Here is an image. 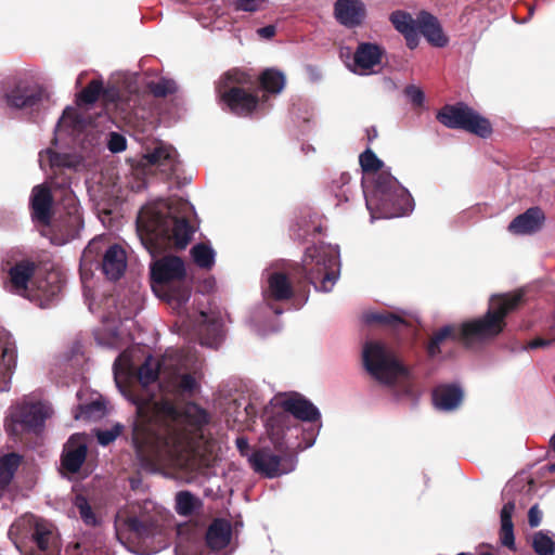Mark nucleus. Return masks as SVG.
<instances>
[{"label":"nucleus","instance_id":"nucleus-31","mask_svg":"<svg viewBox=\"0 0 555 555\" xmlns=\"http://www.w3.org/2000/svg\"><path fill=\"white\" fill-rule=\"evenodd\" d=\"M198 338L202 346L217 348L222 338L221 324L209 320L206 312L199 313Z\"/></svg>","mask_w":555,"mask_h":555},{"label":"nucleus","instance_id":"nucleus-63","mask_svg":"<svg viewBox=\"0 0 555 555\" xmlns=\"http://www.w3.org/2000/svg\"><path fill=\"white\" fill-rule=\"evenodd\" d=\"M349 179H350V177L348 175H345V173L341 175V177H340L341 186L348 184Z\"/></svg>","mask_w":555,"mask_h":555},{"label":"nucleus","instance_id":"nucleus-46","mask_svg":"<svg viewBox=\"0 0 555 555\" xmlns=\"http://www.w3.org/2000/svg\"><path fill=\"white\" fill-rule=\"evenodd\" d=\"M150 92L155 98H166L177 91V85L172 79L162 78L158 81H151L147 85Z\"/></svg>","mask_w":555,"mask_h":555},{"label":"nucleus","instance_id":"nucleus-43","mask_svg":"<svg viewBox=\"0 0 555 555\" xmlns=\"http://www.w3.org/2000/svg\"><path fill=\"white\" fill-rule=\"evenodd\" d=\"M61 128H68L72 131H79L83 127V118L73 107H66L57 124Z\"/></svg>","mask_w":555,"mask_h":555},{"label":"nucleus","instance_id":"nucleus-32","mask_svg":"<svg viewBox=\"0 0 555 555\" xmlns=\"http://www.w3.org/2000/svg\"><path fill=\"white\" fill-rule=\"evenodd\" d=\"M63 280L56 271H51L44 278H35L33 285L38 292V296L44 300L50 301L56 297L63 288Z\"/></svg>","mask_w":555,"mask_h":555},{"label":"nucleus","instance_id":"nucleus-14","mask_svg":"<svg viewBox=\"0 0 555 555\" xmlns=\"http://www.w3.org/2000/svg\"><path fill=\"white\" fill-rule=\"evenodd\" d=\"M185 274L184 262L178 256H164L151 266L152 282L160 286H169L172 282H181Z\"/></svg>","mask_w":555,"mask_h":555},{"label":"nucleus","instance_id":"nucleus-16","mask_svg":"<svg viewBox=\"0 0 555 555\" xmlns=\"http://www.w3.org/2000/svg\"><path fill=\"white\" fill-rule=\"evenodd\" d=\"M294 295L293 285L283 272H273L268 278V286L263 289L262 296L267 306L279 315L283 313V309L275 306L276 301L289 300Z\"/></svg>","mask_w":555,"mask_h":555},{"label":"nucleus","instance_id":"nucleus-22","mask_svg":"<svg viewBox=\"0 0 555 555\" xmlns=\"http://www.w3.org/2000/svg\"><path fill=\"white\" fill-rule=\"evenodd\" d=\"M544 222V211L539 206H533L516 216L509 222L507 230L515 235L533 234L542 229Z\"/></svg>","mask_w":555,"mask_h":555},{"label":"nucleus","instance_id":"nucleus-28","mask_svg":"<svg viewBox=\"0 0 555 555\" xmlns=\"http://www.w3.org/2000/svg\"><path fill=\"white\" fill-rule=\"evenodd\" d=\"M231 534L232 528L228 520L222 518L214 519L206 531V544L214 551H220L228 546Z\"/></svg>","mask_w":555,"mask_h":555},{"label":"nucleus","instance_id":"nucleus-13","mask_svg":"<svg viewBox=\"0 0 555 555\" xmlns=\"http://www.w3.org/2000/svg\"><path fill=\"white\" fill-rule=\"evenodd\" d=\"M70 177L64 170L53 172L51 178V186L63 191L64 202L67 205V217L64 220L66 225V235L75 237L83 225V219L79 211V206L75 195L70 190Z\"/></svg>","mask_w":555,"mask_h":555},{"label":"nucleus","instance_id":"nucleus-15","mask_svg":"<svg viewBox=\"0 0 555 555\" xmlns=\"http://www.w3.org/2000/svg\"><path fill=\"white\" fill-rule=\"evenodd\" d=\"M43 94L44 90L41 86L27 80H18L12 89L5 92L4 98L10 107L22 109L38 105Z\"/></svg>","mask_w":555,"mask_h":555},{"label":"nucleus","instance_id":"nucleus-38","mask_svg":"<svg viewBox=\"0 0 555 555\" xmlns=\"http://www.w3.org/2000/svg\"><path fill=\"white\" fill-rule=\"evenodd\" d=\"M364 321L366 324H380L391 328H398L401 325L409 324L402 317L389 311L366 313Z\"/></svg>","mask_w":555,"mask_h":555},{"label":"nucleus","instance_id":"nucleus-5","mask_svg":"<svg viewBox=\"0 0 555 555\" xmlns=\"http://www.w3.org/2000/svg\"><path fill=\"white\" fill-rule=\"evenodd\" d=\"M9 539L22 555H60L57 528L49 520L25 514L9 528Z\"/></svg>","mask_w":555,"mask_h":555},{"label":"nucleus","instance_id":"nucleus-19","mask_svg":"<svg viewBox=\"0 0 555 555\" xmlns=\"http://www.w3.org/2000/svg\"><path fill=\"white\" fill-rule=\"evenodd\" d=\"M333 14L340 25L357 28L364 23L367 12L362 0H336Z\"/></svg>","mask_w":555,"mask_h":555},{"label":"nucleus","instance_id":"nucleus-52","mask_svg":"<svg viewBox=\"0 0 555 555\" xmlns=\"http://www.w3.org/2000/svg\"><path fill=\"white\" fill-rule=\"evenodd\" d=\"M404 94L414 106H422L425 100L424 92L416 86L410 85L404 89Z\"/></svg>","mask_w":555,"mask_h":555},{"label":"nucleus","instance_id":"nucleus-57","mask_svg":"<svg viewBox=\"0 0 555 555\" xmlns=\"http://www.w3.org/2000/svg\"><path fill=\"white\" fill-rule=\"evenodd\" d=\"M554 343H555V338L546 339V338L538 337V338H534L531 341H529L527 348L528 349L546 348V347H550Z\"/></svg>","mask_w":555,"mask_h":555},{"label":"nucleus","instance_id":"nucleus-21","mask_svg":"<svg viewBox=\"0 0 555 555\" xmlns=\"http://www.w3.org/2000/svg\"><path fill=\"white\" fill-rule=\"evenodd\" d=\"M143 159L147 165L157 167L167 178L175 175L179 165L177 150L165 143H158Z\"/></svg>","mask_w":555,"mask_h":555},{"label":"nucleus","instance_id":"nucleus-61","mask_svg":"<svg viewBox=\"0 0 555 555\" xmlns=\"http://www.w3.org/2000/svg\"><path fill=\"white\" fill-rule=\"evenodd\" d=\"M366 137H367L369 143H372L378 137L376 127L372 126V127L367 128Z\"/></svg>","mask_w":555,"mask_h":555},{"label":"nucleus","instance_id":"nucleus-44","mask_svg":"<svg viewBox=\"0 0 555 555\" xmlns=\"http://www.w3.org/2000/svg\"><path fill=\"white\" fill-rule=\"evenodd\" d=\"M532 547L538 555H554L555 541L543 531L534 534Z\"/></svg>","mask_w":555,"mask_h":555},{"label":"nucleus","instance_id":"nucleus-54","mask_svg":"<svg viewBox=\"0 0 555 555\" xmlns=\"http://www.w3.org/2000/svg\"><path fill=\"white\" fill-rule=\"evenodd\" d=\"M191 291L188 286L170 289L169 298L178 302H186L190 299Z\"/></svg>","mask_w":555,"mask_h":555},{"label":"nucleus","instance_id":"nucleus-51","mask_svg":"<svg viewBox=\"0 0 555 555\" xmlns=\"http://www.w3.org/2000/svg\"><path fill=\"white\" fill-rule=\"evenodd\" d=\"M268 0H235L234 8L236 11L257 12L266 8Z\"/></svg>","mask_w":555,"mask_h":555},{"label":"nucleus","instance_id":"nucleus-6","mask_svg":"<svg viewBox=\"0 0 555 555\" xmlns=\"http://www.w3.org/2000/svg\"><path fill=\"white\" fill-rule=\"evenodd\" d=\"M365 203L373 218L401 217L414 208L409 191L388 171L378 173L372 193L365 196Z\"/></svg>","mask_w":555,"mask_h":555},{"label":"nucleus","instance_id":"nucleus-33","mask_svg":"<svg viewBox=\"0 0 555 555\" xmlns=\"http://www.w3.org/2000/svg\"><path fill=\"white\" fill-rule=\"evenodd\" d=\"M22 462L23 456L16 452L0 456V495L11 485Z\"/></svg>","mask_w":555,"mask_h":555},{"label":"nucleus","instance_id":"nucleus-26","mask_svg":"<svg viewBox=\"0 0 555 555\" xmlns=\"http://www.w3.org/2000/svg\"><path fill=\"white\" fill-rule=\"evenodd\" d=\"M464 398L463 390L455 384H443L433 390V402L440 411L456 410Z\"/></svg>","mask_w":555,"mask_h":555},{"label":"nucleus","instance_id":"nucleus-7","mask_svg":"<svg viewBox=\"0 0 555 555\" xmlns=\"http://www.w3.org/2000/svg\"><path fill=\"white\" fill-rule=\"evenodd\" d=\"M363 363L365 370L380 384L395 386L402 383V391L406 396L412 395L410 371L383 343L369 341L363 348Z\"/></svg>","mask_w":555,"mask_h":555},{"label":"nucleus","instance_id":"nucleus-64","mask_svg":"<svg viewBox=\"0 0 555 555\" xmlns=\"http://www.w3.org/2000/svg\"><path fill=\"white\" fill-rule=\"evenodd\" d=\"M547 470L550 473H555V462L547 464Z\"/></svg>","mask_w":555,"mask_h":555},{"label":"nucleus","instance_id":"nucleus-18","mask_svg":"<svg viewBox=\"0 0 555 555\" xmlns=\"http://www.w3.org/2000/svg\"><path fill=\"white\" fill-rule=\"evenodd\" d=\"M282 456L269 448L255 449L249 455V466L253 470L267 478H275L288 470L282 468Z\"/></svg>","mask_w":555,"mask_h":555},{"label":"nucleus","instance_id":"nucleus-41","mask_svg":"<svg viewBox=\"0 0 555 555\" xmlns=\"http://www.w3.org/2000/svg\"><path fill=\"white\" fill-rule=\"evenodd\" d=\"M254 79L250 74L247 72L241 70L238 68H233L224 73L217 85H227V86H240L244 88L245 86L253 85Z\"/></svg>","mask_w":555,"mask_h":555},{"label":"nucleus","instance_id":"nucleus-9","mask_svg":"<svg viewBox=\"0 0 555 555\" xmlns=\"http://www.w3.org/2000/svg\"><path fill=\"white\" fill-rule=\"evenodd\" d=\"M276 405L282 412L274 413L267 421V427L271 440L281 449V438L284 429L288 428L289 415L302 422H317L321 418L318 408L298 392H292L284 398H276Z\"/></svg>","mask_w":555,"mask_h":555},{"label":"nucleus","instance_id":"nucleus-11","mask_svg":"<svg viewBox=\"0 0 555 555\" xmlns=\"http://www.w3.org/2000/svg\"><path fill=\"white\" fill-rule=\"evenodd\" d=\"M48 416L49 409L43 403H22L5 420V430L13 437H18L24 431H36L43 426Z\"/></svg>","mask_w":555,"mask_h":555},{"label":"nucleus","instance_id":"nucleus-23","mask_svg":"<svg viewBox=\"0 0 555 555\" xmlns=\"http://www.w3.org/2000/svg\"><path fill=\"white\" fill-rule=\"evenodd\" d=\"M417 31L434 47L443 48L449 39L444 35L438 18L427 11H421L417 14Z\"/></svg>","mask_w":555,"mask_h":555},{"label":"nucleus","instance_id":"nucleus-48","mask_svg":"<svg viewBox=\"0 0 555 555\" xmlns=\"http://www.w3.org/2000/svg\"><path fill=\"white\" fill-rule=\"evenodd\" d=\"M175 387L181 395H193L197 388V383L192 374L184 373L176 376Z\"/></svg>","mask_w":555,"mask_h":555},{"label":"nucleus","instance_id":"nucleus-39","mask_svg":"<svg viewBox=\"0 0 555 555\" xmlns=\"http://www.w3.org/2000/svg\"><path fill=\"white\" fill-rule=\"evenodd\" d=\"M190 254L195 264L201 269L210 270L215 264V250L204 243L194 245Z\"/></svg>","mask_w":555,"mask_h":555},{"label":"nucleus","instance_id":"nucleus-25","mask_svg":"<svg viewBox=\"0 0 555 555\" xmlns=\"http://www.w3.org/2000/svg\"><path fill=\"white\" fill-rule=\"evenodd\" d=\"M103 273L112 281L119 280L127 267L126 251L117 244L108 246L100 263Z\"/></svg>","mask_w":555,"mask_h":555},{"label":"nucleus","instance_id":"nucleus-58","mask_svg":"<svg viewBox=\"0 0 555 555\" xmlns=\"http://www.w3.org/2000/svg\"><path fill=\"white\" fill-rule=\"evenodd\" d=\"M276 34V27L274 25H267L257 29V35L262 39H271Z\"/></svg>","mask_w":555,"mask_h":555},{"label":"nucleus","instance_id":"nucleus-53","mask_svg":"<svg viewBox=\"0 0 555 555\" xmlns=\"http://www.w3.org/2000/svg\"><path fill=\"white\" fill-rule=\"evenodd\" d=\"M107 146L111 152L119 153L126 150L127 141L126 138L118 132H111Z\"/></svg>","mask_w":555,"mask_h":555},{"label":"nucleus","instance_id":"nucleus-49","mask_svg":"<svg viewBox=\"0 0 555 555\" xmlns=\"http://www.w3.org/2000/svg\"><path fill=\"white\" fill-rule=\"evenodd\" d=\"M104 245L105 241L103 238H93L83 249L81 261L86 264L92 263L93 260H95V258L101 254Z\"/></svg>","mask_w":555,"mask_h":555},{"label":"nucleus","instance_id":"nucleus-2","mask_svg":"<svg viewBox=\"0 0 555 555\" xmlns=\"http://www.w3.org/2000/svg\"><path fill=\"white\" fill-rule=\"evenodd\" d=\"M524 301L521 293L493 295L488 311L461 325L449 324L440 327L425 346L427 357L436 359L441 353V346L447 341H459L465 347L499 336L505 328V318L517 310Z\"/></svg>","mask_w":555,"mask_h":555},{"label":"nucleus","instance_id":"nucleus-42","mask_svg":"<svg viewBox=\"0 0 555 555\" xmlns=\"http://www.w3.org/2000/svg\"><path fill=\"white\" fill-rule=\"evenodd\" d=\"M102 93H106L103 87V81L100 79H93L78 94V100L83 104H93L99 100Z\"/></svg>","mask_w":555,"mask_h":555},{"label":"nucleus","instance_id":"nucleus-37","mask_svg":"<svg viewBox=\"0 0 555 555\" xmlns=\"http://www.w3.org/2000/svg\"><path fill=\"white\" fill-rule=\"evenodd\" d=\"M202 506V502L198 498L192 494L190 491H179L176 494V512L180 516H191Z\"/></svg>","mask_w":555,"mask_h":555},{"label":"nucleus","instance_id":"nucleus-56","mask_svg":"<svg viewBox=\"0 0 555 555\" xmlns=\"http://www.w3.org/2000/svg\"><path fill=\"white\" fill-rule=\"evenodd\" d=\"M236 448L242 456L247 457V461L249 462V455H250V447L248 439L246 437H238L236 438Z\"/></svg>","mask_w":555,"mask_h":555},{"label":"nucleus","instance_id":"nucleus-10","mask_svg":"<svg viewBox=\"0 0 555 555\" xmlns=\"http://www.w3.org/2000/svg\"><path fill=\"white\" fill-rule=\"evenodd\" d=\"M436 119L449 129L464 130L481 139H488L493 133L491 121L464 102L443 105Z\"/></svg>","mask_w":555,"mask_h":555},{"label":"nucleus","instance_id":"nucleus-47","mask_svg":"<svg viewBox=\"0 0 555 555\" xmlns=\"http://www.w3.org/2000/svg\"><path fill=\"white\" fill-rule=\"evenodd\" d=\"M50 166L53 172L62 171L64 169H73L77 163L68 154H61L53 151L49 153Z\"/></svg>","mask_w":555,"mask_h":555},{"label":"nucleus","instance_id":"nucleus-12","mask_svg":"<svg viewBox=\"0 0 555 555\" xmlns=\"http://www.w3.org/2000/svg\"><path fill=\"white\" fill-rule=\"evenodd\" d=\"M216 92L222 109L238 117L250 116L260 103L259 96L240 86H216Z\"/></svg>","mask_w":555,"mask_h":555},{"label":"nucleus","instance_id":"nucleus-45","mask_svg":"<svg viewBox=\"0 0 555 555\" xmlns=\"http://www.w3.org/2000/svg\"><path fill=\"white\" fill-rule=\"evenodd\" d=\"M359 163L363 172L365 173H376L384 166V163L371 149H366L363 153L360 154Z\"/></svg>","mask_w":555,"mask_h":555},{"label":"nucleus","instance_id":"nucleus-50","mask_svg":"<svg viewBox=\"0 0 555 555\" xmlns=\"http://www.w3.org/2000/svg\"><path fill=\"white\" fill-rule=\"evenodd\" d=\"M122 430L124 425L117 423L109 429L98 430L95 434L96 440L101 446L106 447L115 441L116 438L121 435Z\"/></svg>","mask_w":555,"mask_h":555},{"label":"nucleus","instance_id":"nucleus-1","mask_svg":"<svg viewBox=\"0 0 555 555\" xmlns=\"http://www.w3.org/2000/svg\"><path fill=\"white\" fill-rule=\"evenodd\" d=\"M135 405L131 442L144 468L154 470L164 464L198 473L210 466L211 441L204 427L209 423L206 410L193 402L179 409L172 401H156L129 395Z\"/></svg>","mask_w":555,"mask_h":555},{"label":"nucleus","instance_id":"nucleus-59","mask_svg":"<svg viewBox=\"0 0 555 555\" xmlns=\"http://www.w3.org/2000/svg\"><path fill=\"white\" fill-rule=\"evenodd\" d=\"M189 548H190L189 545H184V542H183V528H179L178 543L176 545V553H177V555L189 554L190 553Z\"/></svg>","mask_w":555,"mask_h":555},{"label":"nucleus","instance_id":"nucleus-8","mask_svg":"<svg viewBox=\"0 0 555 555\" xmlns=\"http://www.w3.org/2000/svg\"><path fill=\"white\" fill-rule=\"evenodd\" d=\"M301 271L315 291L328 293L339 275V253L330 245H313L306 249Z\"/></svg>","mask_w":555,"mask_h":555},{"label":"nucleus","instance_id":"nucleus-3","mask_svg":"<svg viewBox=\"0 0 555 555\" xmlns=\"http://www.w3.org/2000/svg\"><path fill=\"white\" fill-rule=\"evenodd\" d=\"M164 512L146 500L119 508L114 517L117 540L129 551L139 553L149 543L164 537Z\"/></svg>","mask_w":555,"mask_h":555},{"label":"nucleus","instance_id":"nucleus-40","mask_svg":"<svg viewBox=\"0 0 555 555\" xmlns=\"http://www.w3.org/2000/svg\"><path fill=\"white\" fill-rule=\"evenodd\" d=\"M74 505L78 509L79 516L85 525L95 527L100 524V518L85 495L77 494L75 496Z\"/></svg>","mask_w":555,"mask_h":555},{"label":"nucleus","instance_id":"nucleus-60","mask_svg":"<svg viewBox=\"0 0 555 555\" xmlns=\"http://www.w3.org/2000/svg\"><path fill=\"white\" fill-rule=\"evenodd\" d=\"M103 404L101 402H92L90 404H87L83 406V413L88 416V417H91L93 412H99V413H102L103 412Z\"/></svg>","mask_w":555,"mask_h":555},{"label":"nucleus","instance_id":"nucleus-34","mask_svg":"<svg viewBox=\"0 0 555 555\" xmlns=\"http://www.w3.org/2000/svg\"><path fill=\"white\" fill-rule=\"evenodd\" d=\"M515 511V502H506L501 509V529L500 540L502 545L509 550H515L514 524L512 520Z\"/></svg>","mask_w":555,"mask_h":555},{"label":"nucleus","instance_id":"nucleus-62","mask_svg":"<svg viewBox=\"0 0 555 555\" xmlns=\"http://www.w3.org/2000/svg\"><path fill=\"white\" fill-rule=\"evenodd\" d=\"M78 555H98V552L95 550H90L88 547H83Z\"/></svg>","mask_w":555,"mask_h":555},{"label":"nucleus","instance_id":"nucleus-55","mask_svg":"<svg viewBox=\"0 0 555 555\" xmlns=\"http://www.w3.org/2000/svg\"><path fill=\"white\" fill-rule=\"evenodd\" d=\"M542 519V513L539 509L538 505H533L530 507L528 512V522L530 527L535 528L540 525Z\"/></svg>","mask_w":555,"mask_h":555},{"label":"nucleus","instance_id":"nucleus-30","mask_svg":"<svg viewBox=\"0 0 555 555\" xmlns=\"http://www.w3.org/2000/svg\"><path fill=\"white\" fill-rule=\"evenodd\" d=\"M87 452L88 448L86 443L79 442L75 444L73 442V438H70L61 456V465L63 469L70 474L78 473L86 461Z\"/></svg>","mask_w":555,"mask_h":555},{"label":"nucleus","instance_id":"nucleus-24","mask_svg":"<svg viewBox=\"0 0 555 555\" xmlns=\"http://www.w3.org/2000/svg\"><path fill=\"white\" fill-rule=\"evenodd\" d=\"M385 49L372 42H360L353 53V63L361 73H367L382 63Z\"/></svg>","mask_w":555,"mask_h":555},{"label":"nucleus","instance_id":"nucleus-35","mask_svg":"<svg viewBox=\"0 0 555 555\" xmlns=\"http://www.w3.org/2000/svg\"><path fill=\"white\" fill-rule=\"evenodd\" d=\"M260 87L268 93L278 94L285 87V76L275 68L264 69L258 77Z\"/></svg>","mask_w":555,"mask_h":555},{"label":"nucleus","instance_id":"nucleus-4","mask_svg":"<svg viewBox=\"0 0 555 555\" xmlns=\"http://www.w3.org/2000/svg\"><path fill=\"white\" fill-rule=\"evenodd\" d=\"M141 244L155 257L169 247L184 249L192 240L193 229L184 218H170L152 208H142L137 218Z\"/></svg>","mask_w":555,"mask_h":555},{"label":"nucleus","instance_id":"nucleus-27","mask_svg":"<svg viewBox=\"0 0 555 555\" xmlns=\"http://www.w3.org/2000/svg\"><path fill=\"white\" fill-rule=\"evenodd\" d=\"M389 21L393 27L403 35L406 46L411 50L418 46L417 18L414 20L410 13L398 10L390 14Z\"/></svg>","mask_w":555,"mask_h":555},{"label":"nucleus","instance_id":"nucleus-36","mask_svg":"<svg viewBox=\"0 0 555 555\" xmlns=\"http://www.w3.org/2000/svg\"><path fill=\"white\" fill-rule=\"evenodd\" d=\"M162 363L152 356L146 357L145 361L137 369V378L139 383L146 387L157 380L160 374Z\"/></svg>","mask_w":555,"mask_h":555},{"label":"nucleus","instance_id":"nucleus-29","mask_svg":"<svg viewBox=\"0 0 555 555\" xmlns=\"http://www.w3.org/2000/svg\"><path fill=\"white\" fill-rule=\"evenodd\" d=\"M141 101L142 96L138 91L117 98L115 106L124 121L134 122L140 118H144V108L141 107Z\"/></svg>","mask_w":555,"mask_h":555},{"label":"nucleus","instance_id":"nucleus-17","mask_svg":"<svg viewBox=\"0 0 555 555\" xmlns=\"http://www.w3.org/2000/svg\"><path fill=\"white\" fill-rule=\"evenodd\" d=\"M37 264L36 262L23 259L17 261L8 271V280L4 281V288L13 294L26 296L29 283L33 284Z\"/></svg>","mask_w":555,"mask_h":555},{"label":"nucleus","instance_id":"nucleus-20","mask_svg":"<svg viewBox=\"0 0 555 555\" xmlns=\"http://www.w3.org/2000/svg\"><path fill=\"white\" fill-rule=\"evenodd\" d=\"M30 211L34 221L49 227L53 217V196L48 186L36 185L31 191Z\"/></svg>","mask_w":555,"mask_h":555}]
</instances>
